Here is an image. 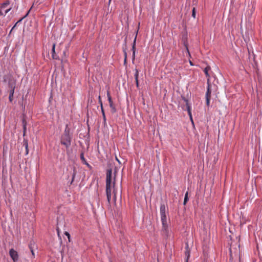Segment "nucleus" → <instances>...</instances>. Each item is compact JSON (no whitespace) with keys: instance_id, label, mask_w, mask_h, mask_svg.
I'll return each mask as SVG.
<instances>
[{"instance_id":"38","label":"nucleus","mask_w":262,"mask_h":262,"mask_svg":"<svg viewBox=\"0 0 262 262\" xmlns=\"http://www.w3.org/2000/svg\"><path fill=\"white\" fill-rule=\"evenodd\" d=\"M196 3H197V0H193L192 1L193 5H196Z\"/></svg>"},{"instance_id":"8","label":"nucleus","mask_w":262,"mask_h":262,"mask_svg":"<svg viewBox=\"0 0 262 262\" xmlns=\"http://www.w3.org/2000/svg\"><path fill=\"white\" fill-rule=\"evenodd\" d=\"M137 33H138V31H137L136 32V35L135 37V39H134V42H133V46H132V51H133V56H132V59L133 60H134L135 59V53H136V38H137Z\"/></svg>"},{"instance_id":"18","label":"nucleus","mask_w":262,"mask_h":262,"mask_svg":"<svg viewBox=\"0 0 262 262\" xmlns=\"http://www.w3.org/2000/svg\"><path fill=\"white\" fill-rule=\"evenodd\" d=\"M55 45L54 44L53 45V47H52V57L53 58V59H57V55L56 54L55 52Z\"/></svg>"},{"instance_id":"34","label":"nucleus","mask_w":262,"mask_h":262,"mask_svg":"<svg viewBox=\"0 0 262 262\" xmlns=\"http://www.w3.org/2000/svg\"><path fill=\"white\" fill-rule=\"evenodd\" d=\"M162 227L168 226L167 221L163 222H162Z\"/></svg>"},{"instance_id":"1","label":"nucleus","mask_w":262,"mask_h":262,"mask_svg":"<svg viewBox=\"0 0 262 262\" xmlns=\"http://www.w3.org/2000/svg\"><path fill=\"white\" fill-rule=\"evenodd\" d=\"M117 173V170L116 168H115L113 173L111 168L107 169L106 173V184H113V201L115 203H116L117 194V189L115 188L116 176Z\"/></svg>"},{"instance_id":"41","label":"nucleus","mask_w":262,"mask_h":262,"mask_svg":"<svg viewBox=\"0 0 262 262\" xmlns=\"http://www.w3.org/2000/svg\"><path fill=\"white\" fill-rule=\"evenodd\" d=\"M116 160L119 162V163H121L120 161H119V159L117 157H116Z\"/></svg>"},{"instance_id":"30","label":"nucleus","mask_w":262,"mask_h":262,"mask_svg":"<svg viewBox=\"0 0 262 262\" xmlns=\"http://www.w3.org/2000/svg\"><path fill=\"white\" fill-rule=\"evenodd\" d=\"M99 103H100V106H101V109H102V108H103V104H102V102L101 101V97L99 96Z\"/></svg>"},{"instance_id":"13","label":"nucleus","mask_w":262,"mask_h":262,"mask_svg":"<svg viewBox=\"0 0 262 262\" xmlns=\"http://www.w3.org/2000/svg\"><path fill=\"white\" fill-rule=\"evenodd\" d=\"M160 214H166L165 213V206L164 204H161L160 206Z\"/></svg>"},{"instance_id":"11","label":"nucleus","mask_w":262,"mask_h":262,"mask_svg":"<svg viewBox=\"0 0 262 262\" xmlns=\"http://www.w3.org/2000/svg\"><path fill=\"white\" fill-rule=\"evenodd\" d=\"M77 173V171H76V168L75 167H72V172H71V174H72V180H71V182L70 183V184H72L73 182V181H74V179H75V176Z\"/></svg>"},{"instance_id":"16","label":"nucleus","mask_w":262,"mask_h":262,"mask_svg":"<svg viewBox=\"0 0 262 262\" xmlns=\"http://www.w3.org/2000/svg\"><path fill=\"white\" fill-rule=\"evenodd\" d=\"M14 93V91H13V90H9V99L10 102H12L13 101Z\"/></svg>"},{"instance_id":"39","label":"nucleus","mask_w":262,"mask_h":262,"mask_svg":"<svg viewBox=\"0 0 262 262\" xmlns=\"http://www.w3.org/2000/svg\"><path fill=\"white\" fill-rule=\"evenodd\" d=\"M56 230H57V233H58V236H59V229L58 227H57Z\"/></svg>"},{"instance_id":"36","label":"nucleus","mask_w":262,"mask_h":262,"mask_svg":"<svg viewBox=\"0 0 262 262\" xmlns=\"http://www.w3.org/2000/svg\"><path fill=\"white\" fill-rule=\"evenodd\" d=\"M5 14H4V13L2 12L1 9L0 8V16H5Z\"/></svg>"},{"instance_id":"4","label":"nucleus","mask_w":262,"mask_h":262,"mask_svg":"<svg viewBox=\"0 0 262 262\" xmlns=\"http://www.w3.org/2000/svg\"><path fill=\"white\" fill-rule=\"evenodd\" d=\"M112 187H113V184H106V194L108 204H110L111 199Z\"/></svg>"},{"instance_id":"2","label":"nucleus","mask_w":262,"mask_h":262,"mask_svg":"<svg viewBox=\"0 0 262 262\" xmlns=\"http://www.w3.org/2000/svg\"><path fill=\"white\" fill-rule=\"evenodd\" d=\"M72 136V134H70V128L67 124L64 131L60 137V143L66 147L67 151L71 145Z\"/></svg>"},{"instance_id":"33","label":"nucleus","mask_w":262,"mask_h":262,"mask_svg":"<svg viewBox=\"0 0 262 262\" xmlns=\"http://www.w3.org/2000/svg\"><path fill=\"white\" fill-rule=\"evenodd\" d=\"M124 63H125L126 62V58H127V53L126 52L124 51Z\"/></svg>"},{"instance_id":"3","label":"nucleus","mask_w":262,"mask_h":262,"mask_svg":"<svg viewBox=\"0 0 262 262\" xmlns=\"http://www.w3.org/2000/svg\"><path fill=\"white\" fill-rule=\"evenodd\" d=\"M3 81L7 82L9 90L14 91L16 85V81L14 78L10 74L5 75L3 77Z\"/></svg>"},{"instance_id":"17","label":"nucleus","mask_w":262,"mask_h":262,"mask_svg":"<svg viewBox=\"0 0 262 262\" xmlns=\"http://www.w3.org/2000/svg\"><path fill=\"white\" fill-rule=\"evenodd\" d=\"M162 232L165 235L167 236L168 233V226L162 227Z\"/></svg>"},{"instance_id":"24","label":"nucleus","mask_w":262,"mask_h":262,"mask_svg":"<svg viewBox=\"0 0 262 262\" xmlns=\"http://www.w3.org/2000/svg\"><path fill=\"white\" fill-rule=\"evenodd\" d=\"M188 200V192H187L185 194V198H184V202H183L184 205H186Z\"/></svg>"},{"instance_id":"23","label":"nucleus","mask_w":262,"mask_h":262,"mask_svg":"<svg viewBox=\"0 0 262 262\" xmlns=\"http://www.w3.org/2000/svg\"><path fill=\"white\" fill-rule=\"evenodd\" d=\"M186 110L188 112V114L190 117V119L192 121V114H191V106H188V108Z\"/></svg>"},{"instance_id":"15","label":"nucleus","mask_w":262,"mask_h":262,"mask_svg":"<svg viewBox=\"0 0 262 262\" xmlns=\"http://www.w3.org/2000/svg\"><path fill=\"white\" fill-rule=\"evenodd\" d=\"M10 4V2L9 1H7L6 2L2 3L0 6V8L1 9H4L6 8Z\"/></svg>"},{"instance_id":"37","label":"nucleus","mask_w":262,"mask_h":262,"mask_svg":"<svg viewBox=\"0 0 262 262\" xmlns=\"http://www.w3.org/2000/svg\"><path fill=\"white\" fill-rule=\"evenodd\" d=\"M184 45H185V46L186 47V50H187V51L188 53L189 54V50H188V47H187V44H186V43H184Z\"/></svg>"},{"instance_id":"28","label":"nucleus","mask_w":262,"mask_h":262,"mask_svg":"<svg viewBox=\"0 0 262 262\" xmlns=\"http://www.w3.org/2000/svg\"><path fill=\"white\" fill-rule=\"evenodd\" d=\"M24 145H25L26 149V154H27L28 153V142L27 141H24Z\"/></svg>"},{"instance_id":"9","label":"nucleus","mask_w":262,"mask_h":262,"mask_svg":"<svg viewBox=\"0 0 262 262\" xmlns=\"http://www.w3.org/2000/svg\"><path fill=\"white\" fill-rule=\"evenodd\" d=\"M207 83H208V85H207V92L206 93L205 97H206V98H210L211 90L210 89V84L209 83V78L208 79Z\"/></svg>"},{"instance_id":"22","label":"nucleus","mask_w":262,"mask_h":262,"mask_svg":"<svg viewBox=\"0 0 262 262\" xmlns=\"http://www.w3.org/2000/svg\"><path fill=\"white\" fill-rule=\"evenodd\" d=\"M29 247L31 252L32 253V255L33 257H34L35 254H34V252L33 247L31 243L29 245Z\"/></svg>"},{"instance_id":"10","label":"nucleus","mask_w":262,"mask_h":262,"mask_svg":"<svg viewBox=\"0 0 262 262\" xmlns=\"http://www.w3.org/2000/svg\"><path fill=\"white\" fill-rule=\"evenodd\" d=\"M80 159H81L82 162L83 164L87 165L89 167H90L91 166L90 165V164L86 162V160L85 159V158L84 157V152H81L80 155Z\"/></svg>"},{"instance_id":"19","label":"nucleus","mask_w":262,"mask_h":262,"mask_svg":"<svg viewBox=\"0 0 262 262\" xmlns=\"http://www.w3.org/2000/svg\"><path fill=\"white\" fill-rule=\"evenodd\" d=\"M23 131H24V135H25L26 129H27V122L25 119H23Z\"/></svg>"},{"instance_id":"26","label":"nucleus","mask_w":262,"mask_h":262,"mask_svg":"<svg viewBox=\"0 0 262 262\" xmlns=\"http://www.w3.org/2000/svg\"><path fill=\"white\" fill-rule=\"evenodd\" d=\"M135 71H136V72L135 74V78L136 81H137V80H138L139 71L137 69H135Z\"/></svg>"},{"instance_id":"40","label":"nucleus","mask_w":262,"mask_h":262,"mask_svg":"<svg viewBox=\"0 0 262 262\" xmlns=\"http://www.w3.org/2000/svg\"><path fill=\"white\" fill-rule=\"evenodd\" d=\"M136 85L137 87L139 86V81L137 80V81H136Z\"/></svg>"},{"instance_id":"25","label":"nucleus","mask_w":262,"mask_h":262,"mask_svg":"<svg viewBox=\"0 0 262 262\" xmlns=\"http://www.w3.org/2000/svg\"><path fill=\"white\" fill-rule=\"evenodd\" d=\"M161 218L162 222L167 221V217L166 214L161 215Z\"/></svg>"},{"instance_id":"27","label":"nucleus","mask_w":262,"mask_h":262,"mask_svg":"<svg viewBox=\"0 0 262 262\" xmlns=\"http://www.w3.org/2000/svg\"><path fill=\"white\" fill-rule=\"evenodd\" d=\"M25 17L24 16V17L21 18V19H20L18 21H17L16 22V23L15 24V25L12 27V28L11 29V31H10V33H11V32H12V31L15 28V27L16 26L17 24L19 23H20L24 18H25Z\"/></svg>"},{"instance_id":"35","label":"nucleus","mask_w":262,"mask_h":262,"mask_svg":"<svg viewBox=\"0 0 262 262\" xmlns=\"http://www.w3.org/2000/svg\"><path fill=\"white\" fill-rule=\"evenodd\" d=\"M12 8L10 7V8L7 9L6 11H5V15L8 13L9 11H10V10H11Z\"/></svg>"},{"instance_id":"29","label":"nucleus","mask_w":262,"mask_h":262,"mask_svg":"<svg viewBox=\"0 0 262 262\" xmlns=\"http://www.w3.org/2000/svg\"><path fill=\"white\" fill-rule=\"evenodd\" d=\"M195 8L194 7H193V9H192V16L193 17V18H195Z\"/></svg>"},{"instance_id":"14","label":"nucleus","mask_w":262,"mask_h":262,"mask_svg":"<svg viewBox=\"0 0 262 262\" xmlns=\"http://www.w3.org/2000/svg\"><path fill=\"white\" fill-rule=\"evenodd\" d=\"M210 70V66H207L204 70V72L205 73V74L206 75V76L208 78H209L210 77V75L209 74V71Z\"/></svg>"},{"instance_id":"7","label":"nucleus","mask_w":262,"mask_h":262,"mask_svg":"<svg viewBox=\"0 0 262 262\" xmlns=\"http://www.w3.org/2000/svg\"><path fill=\"white\" fill-rule=\"evenodd\" d=\"M107 96L108 100L109 102L110 106L111 108V112L112 113H115L117 112V110L113 103V100L112 99V97H111L108 91H107Z\"/></svg>"},{"instance_id":"42","label":"nucleus","mask_w":262,"mask_h":262,"mask_svg":"<svg viewBox=\"0 0 262 262\" xmlns=\"http://www.w3.org/2000/svg\"><path fill=\"white\" fill-rule=\"evenodd\" d=\"M29 12H30V11H28V13H29ZM28 13H27V14L25 16V17H26V16L28 15Z\"/></svg>"},{"instance_id":"21","label":"nucleus","mask_w":262,"mask_h":262,"mask_svg":"<svg viewBox=\"0 0 262 262\" xmlns=\"http://www.w3.org/2000/svg\"><path fill=\"white\" fill-rule=\"evenodd\" d=\"M101 112H102V116H103V123H104V125H105V124H106V117L105 115V113H104L103 108H102Z\"/></svg>"},{"instance_id":"20","label":"nucleus","mask_w":262,"mask_h":262,"mask_svg":"<svg viewBox=\"0 0 262 262\" xmlns=\"http://www.w3.org/2000/svg\"><path fill=\"white\" fill-rule=\"evenodd\" d=\"M181 97H182V99L184 100V101L186 103V109H187L188 106H190V105L189 104V103L188 102V99H187L183 96H182Z\"/></svg>"},{"instance_id":"6","label":"nucleus","mask_w":262,"mask_h":262,"mask_svg":"<svg viewBox=\"0 0 262 262\" xmlns=\"http://www.w3.org/2000/svg\"><path fill=\"white\" fill-rule=\"evenodd\" d=\"M9 255L14 262H17L18 260V255L16 251L13 249H11L9 251Z\"/></svg>"},{"instance_id":"5","label":"nucleus","mask_w":262,"mask_h":262,"mask_svg":"<svg viewBox=\"0 0 262 262\" xmlns=\"http://www.w3.org/2000/svg\"><path fill=\"white\" fill-rule=\"evenodd\" d=\"M249 9L247 11V14L249 17H251L255 8V2L254 1L251 2V5L248 6Z\"/></svg>"},{"instance_id":"32","label":"nucleus","mask_w":262,"mask_h":262,"mask_svg":"<svg viewBox=\"0 0 262 262\" xmlns=\"http://www.w3.org/2000/svg\"><path fill=\"white\" fill-rule=\"evenodd\" d=\"M206 104H207V105L209 106L210 98H206Z\"/></svg>"},{"instance_id":"31","label":"nucleus","mask_w":262,"mask_h":262,"mask_svg":"<svg viewBox=\"0 0 262 262\" xmlns=\"http://www.w3.org/2000/svg\"><path fill=\"white\" fill-rule=\"evenodd\" d=\"M64 234L67 236V237L69 239V242H70V234H69V232L66 231L64 232Z\"/></svg>"},{"instance_id":"12","label":"nucleus","mask_w":262,"mask_h":262,"mask_svg":"<svg viewBox=\"0 0 262 262\" xmlns=\"http://www.w3.org/2000/svg\"><path fill=\"white\" fill-rule=\"evenodd\" d=\"M190 250L188 249V245H187V246H186V251L185 252V256L186 257V262H188V259H189V257H190Z\"/></svg>"}]
</instances>
